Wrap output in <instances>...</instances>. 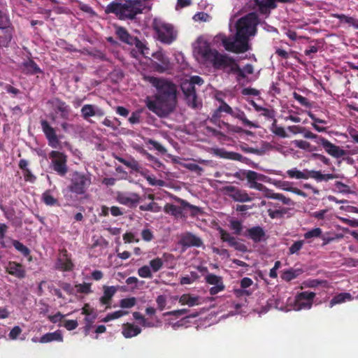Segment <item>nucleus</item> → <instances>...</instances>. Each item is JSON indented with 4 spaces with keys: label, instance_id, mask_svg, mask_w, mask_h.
Segmentation results:
<instances>
[{
    "label": "nucleus",
    "instance_id": "obj_1",
    "mask_svg": "<svg viewBox=\"0 0 358 358\" xmlns=\"http://www.w3.org/2000/svg\"><path fill=\"white\" fill-rule=\"evenodd\" d=\"M143 80L157 90L155 99H147V108L159 117H167L174 112L177 106V86L166 79L151 76H144Z\"/></svg>",
    "mask_w": 358,
    "mask_h": 358
},
{
    "label": "nucleus",
    "instance_id": "obj_2",
    "mask_svg": "<svg viewBox=\"0 0 358 358\" xmlns=\"http://www.w3.org/2000/svg\"><path fill=\"white\" fill-rule=\"evenodd\" d=\"M196 52L205 64H210L215 70L223 71L229 75H236L237 83H241L246 78V75L234 58L226 53H220L216 49H213L207 41L198 43Z\"/></svg>",
    "mask_w": 358,
    "mask_h": 358
},
{
    "label": "nucleus",
    "instance_id": "obj_3",
    "mask_svg": "<svg viewBox=\"0 0 358 358\" xmlns=\"http://www.w3.org/2000/svg\"><path fill=\"white\" fill-rule=\"evenodd\" d=\"M148 0H122L110 2L106 8V13H113L121 20H134L144 10H150Z\"/></svg>",
    "mask_w": 358,
    "mask_h": 358
},
{
    "label": "nucleus",
    "instance_id": "obj_4",
    "mask_svg": "<svg viewBox=\"0 0 358 358\" xmlns=\"http://www.w3.org/2000/svg\"><path fill=\"white\" fill-rule=\"evenodd\" d=\"M259 18L256 13H249L240 17L236 23V40L248 44L250 37L257 33Z\"/></svg>",
    "mask_w": 358,
    "mask_h": 358
},
{
    "label": "nucleus",
    "instance_id": "obj_5",
    "mask_svg": "<svg viewBox=\"0 0 358 358\" xmlns=\"http://www.w3.org/2000/svg\"><path fill=\"white\" fill-rule=\"evenodd\" d=\"M153 29L157 34V40L165 45H171L178 38V31L171 23L155 21Z\"/></svg>",
    "mask_w": 358,
    "mask_h": 358
},
{
    "label": "nucleus",
    "instance_id": "obj_6",
    "mask_svg": "<svg viewBox=\"0 0 358 358\" xmlns=\"http://www.w3.org/2000/svg\"><path fill=\"white\" fill-rule=\"evenodd\" d=\"M91 185V177L88 174L75 171L71 179L68 189L76 195H83L86 193Z\"/></svg>",
    "mask_w": 358,
    "mask_h": 358
},
{
    "label": "nucleus",
    "instance_id": "obj_7",
    "mask_svg": "<svg viewBox=\"0 0 358 358\" xmlns=\"http://www.w3.org/2000/svg\"><path fill=\"white\" fill-rule=\"evenodd\" d=\"M50 159V167L55 171L57 174L64 176L68 172L67 156L59 151L53 150L49 153Z\"/></svg>",
    "mask_w": 358,
    "mask_h": 358
},
{
    "label": "nucleus",
    "instance_id": "obj_8",
    "mask_svg": "<svg viewBox=\"0 0 358 358\" xmlns=\"http://www.w3.org/2000/svg\"><path fill=\"white\" fill-rule=\"evenodd\" d=\"M224 193L234 201L239 203L251 202L253 199L244 189H239L235 186H226L223 188Z\"/></svg>",
    "mask_w": 358,
    "mask_h": 358
},
{
    "label": "nucleus",
    "instance_id": "obj_9",
    "mask_svg": "<svg viewBox=\"0 0 358 358\" xmlns=\"http://www.w3.org/2000/svg\"><path fill=\"white\" fill-rule=\"evenodd\" d=\"M55 268L61 271L69 272L74 268V264L71 259V255L66 248L60 250Z\"/></svg>",
    "mask_w": 358,
    "mask_h": 358
},
{
    "label": "nucleus",
    "instance_id": "obj_10",
    "mask_svg": "<svg viewBox=\"0 0 358 358\" xmlns=\"http://www.w3.org/2000/svg\"><path fill=\"white\" fill-rule=\"evenodd\" d=\"M315 293L304 291L299 293L295 298V310L310 309L312 307Z\"/></svg>",
    "mask_w": 358,
    "mask_h": 358
},
{
    "label": "nucleus",
    "instance_id": "obj_11",
    "mask_svg": "<svg viewBox=\"0 0 358 358\" xmlns=\"http://www.w3.org/2000/svg\"><path fill=\"white\" fill-rule=\"evenodd\" d=\"M222 43L227 51L234 52L235 54H242L250 50V45L245 44L242 41H236V38L231 40L229 38L224 36L222 38Z\"/></svg>",
    "mask_w": 358,
    "mask_h": 358
},
{
    "label": "nucleus",
    "instance_id": "obj_12",
    "mask_svg": "<svg viewBox=\"0 0 358 358\" xmlns=\"http://www.w3.org/2000/svg\"><path fill=\"white\" fill-rule=\"evenodd\" d=\"M47 103L50 104L53 108V109H55L57 113H60V117L62 119L65 120H69L71 112V108L62 99L59 97H55L52 99H49Z\"/></svg>",
    "mask_w": 358,
    "mask_h": 358
},
{
    "label": "nucleus",
    "instance_id": "obj_13",
    "mask_svg": "<svg viewBox=\"0 0 358 358\" xmlns=\"http://www.w3.org/2000/svg\"><path fill=\"white\" fill-rule=\"evenodd\" d=\"M322 145L324 151L331 157L338 159L343 157L347 155V151L341 148L338 145H336L325 138L322 137L319 138V143Z\"/></svg>",
    "mask_w": 358,
    "mask_h": 358
},
{
    "label": "nucleus",
    "instance_id": "obj_14",
    "mask_svg": "<svg viewBox=\"0 0 358 358\" xmlns=\"http://www.w3.org/2000/svg\"><path fill=\"white\" fill-rule=\"evenodd\" d=\"M41 129L48 140V145L52 148H55L59 143V139L55 129L50 126L48 122L45 120L40 121Z\"/></svg>",
    "mask_w": 358,
    "mask_h": 358
},
{
    "label": "nucleus",
    "instance_id": "obj_15",
    "mask_svg": "<svg viewBox=\"0 0 358 358\" xmlns=\"http://www.w3.org/2000/svg\"><path fill=\"white\" fill-rule=\"evenodd\" d=\"M204 280L208 285H214L210 287V294L211 295H215L225 289L223 278L221 276L213 273H208L205 276Z\"/></svg>",
    "mask_w": 358,
    "mask_h": 358
},
{
    "label": "nucleus",
    "instance_id": "obj_16",
    "mask_svg": "<svg viewBox=\"0 0 358 358\" xmlns=\"http://www.w3.org/2000/svg\"><path fill=\"white\" fill-rule=\"evenodd\" d=\"M152 57L157 61L152 62L154 70L159 73H163L170 69L169 57L162 52H155Z\"/></svg>",
    "mask_w": 358,
    "mask_h": 358
},
{
    "label": "nucleus",
    "instance_id": "obj_17",
    "mask_svg": "<svg viewBox=\"0 0 358 358\" xmlns=\"http://www.w3.org/2000/svg\"><path fill=\"white\" fill-rule=\"evenodd\" d=\"M5 271L11 276H14L20 280L26 277L27 271L24 266L17 262L9 261L5 266Z\"/></svg>",
    "mask_w": 358,
    "mask_h": 358
},
{
    "label": "nucleus",
    "instance_id": "obj_18",
    "mask_svg": "<svg viewBox=\"0 0 358 358\" xmlns=\"http://www.w3.org/2000/svg\"><path fill=\"white\" fill-rule=\"evenodd\" d=\"M82 117L88 120L91 117H103L105 115L104 110L94 104H85L80 109Z\"/></svg>",
    "mask_w": 358,
    "mask_h": 358
},
{
    "label": "nucleus",
    "instance_id": "obj_19",
    "mask_svg": "<svg viewBox=\"0 0 358 358\" xmlns=\"http://www.w3.org/2000/svg\"><path fill=\"white\" fill-rule=\"evenodd\" d=\"M254 2L261 15H269L271 10L277 8L273 0H254Z\"/></svg>",
    "mask_w": 358,
    "mask_h": 358
},
{
    "label": "nucleus",
    "instance_id": "obj_20",
    "mask_svg": "<svg viewBox=\"0 0 358 358\" xmlns=\"http://www.w3.org/2000/svg\"><path fill=\"white\" fill-rule=\"evenodd\" d=\"M213 153L216 156H217L222 159L237 161V162H243V160L245 159L239 153L234 152H228L223 148L215 149L213 151Z\"/></svg>",
    "mask_w": 358,
    "mask_h": 358
},
{
    "label": "nucleus",
    "instance_id": "obj_21",
    "mask_svg": "<svg viewBox=\"0 0 358 358\" xmlns=\"http://www.w3.org/2000/svg\"><path fill=\"white\" fill-rule=\"evenodd\" d=\"M20 68L22 73L27 75H36L42 73L41 69L32 59H28L23 62L21 64Z\"/></svg>",
    "mask_w": 358,
    "mask_h": 358
},
{
    "label": "nucleus",
    "instance_id": "obj_22",
    "mask_svg": "<svg viewBox=\"0 0 358 358\" xmlns=\"http://www.w3.org/2000/svg\"><path fill=\"white\" fill-rule=\"evenodd\" d=\"M15 33V28L13 27H4L0 29V47L7 48L9 45L10 42L13 38V34Z\"/></svg>",
    "mask_w": 358,
    "mask_h": 358
},
{
    "label": "nucleus",
    "instance_id": "obj_23",
    "mask_svg": "<svg viewBox=\"0 0 358 358\" xmlns=\"http://www.w3.org/2000/svg\"><path fill=\"white\" fill-rule=\"evenodd\" d=\"M180 243L184 247H200L203 244L201 238L191 233L185 234L181 238Z\"/></svg>",
    "mask_w": 358,
    "mask_h": 358
},
{
    "label": "nucleus",
    "instance_id": "obj_24",
    "mask_svg": "<svg viewBox=\"0 0 358 358\" xmlns=\"http://www.w3.org/2000/svg\"><path fill=\"white\" fill-rule=\"evenodd\" d=\"M247 236L255 243H260L266 236L264 229L259 226L254 227L247 229Z\"/></svg>",
    "mask_w": 358,
    "mask_h": 358
},
{
    "label": "nucleus",
    "instance_id": "obj_25",
    "mask_svg": "<svg viewBox=\"0 0 358 358\" xmlns=\"http://www.w3.org/2000/svg\"><path fill=\"white\" fill-rule=\"evenodd\" d=\"M28 166L29 162L26 159H21L19 162V168L23 171L24 180L26 182L34 183L36 180V176L31 172Z\"/></svg>",
    "mask_w": 358,
    "mask_h": 358
},
{
    "label": "nucleus",
    "instance_id": "obj_26",
    "mask_svg": "<svg viewBox=\"0 0 358 358\" xmlns=\"http://www.w3.org/2000/svg\"><path fill=\"white\" fill-rule=\"evenodd\" d=\"M116 201L120 204L132 206L139 203L140 197L137 194H133L131 196H128L124 194H118L116 197Z\"/></svg>",
    "mask_w": 358,
    "mask_h": 358
},
{
    "label": "nucleus",
    "instance_id": "obj_27",
    "mask_svg": "<svg viewBox=\"0 0 358 358\" xmlns=\"http://www.w3.org/2000/svg\"><path fill=\"white\" fill-rule=\"evenodd\" d=\"M115 34L120 41L127 45L132 44L133 42H135V37L130 35L127 30L123 27H116Z\"/></svg>",
    "mask_w": 358,
    "mask_h": 358
},
{
    "label": "nucleus",
    "instance_id": "obj_28",
    "mask_svg": "<svg viewBox=\"0 0 358 358\" xmlns=\"http://www.w3.org/2000/svg\"><path fill=\"white\" fill-rule=\"evenodd\" d=\"M141 332V327L132 323H124L122 326V334L124 338H132L138 335Z\"/></svg>",
    "mask_w": 358,
    "mask_h": 358
},
{
    "label": "nucleus",
    "instance_id": "obj_29",
    "mask_svg": "<svg viewBox=\"0 0 358 358\" xmlns=\"http://www.w3.org/2000/svg\"><path fill=\"white\" fill-rule=\"evenodd\" d=\"M185 210L182 206H175V204L166 203L164 206V211L169 214L172 216H174L176 218L182 217L185 216L183 215V210Z\"/></svg>",
    "mask_w": 358,
    "mask_h": 358
},
{
    "label": "nucleus",
    "instance_id": "obj_30",
    "mask_svg": "<svg viewBox=\"0 0 358 358\" xmlns=\"http://www.w3.org/2000/svg\"><path fill=\"white\" fill-rule=\"evenodd\" d=\"M117 289L115 286L104 285L103 286V295L100 298V302L102 304L109 306L111 299L114 294L116 293Z\"/></svg>",
    "mask_w": 358,
    "mask_h": 358
},
{
    "label": "nucleus",
    "instance_id": "obj_31",
    "mask_svg": "<svg viewBox=\"0 0 358 358\" xmlns=\"http://www.w3.org/2000/svg\"><path fill=\"white\" fill-rule=\"evenodd\" d=\"M310 178L315 179L317 182L322 180L327 181L334 178H339L338 174L334 173H322L320 171L310 170Z\"/></svg>",
    "mask_w": 358,
    "mask_h": 358
},
{
    "label": "nucleus",
    "instance_id": "obj_32",
    "mask_svg": "<svg viewBox=\"0 0 358 358\" xmlns=\"http://www.w3.org/2000/svg\"><path fill=\"white\" fill-rule=\"evenodd\" d=\"M52 341H63V336L59 331L46 333L43 335L39 340V342L41 343H45Z\"/></svg>",
    "mask_w": 358,
    "mask_h": 358
},
{
    "label": "nucleus",
    "instance_id": "obj_33",
    "mask_svg": "<svg viewBox=\"0 0 358 358\" xmlns=\"http://www.w3.org/2000/svg\"><path fill=\"white\" fill-rule=\"evenodd\" d=\"M175 200L180 204L182 205L186 209H189L190 212V215L192 217H195L199 214H201L203 210L201 208L197 207V206H193V204H190L187 201L182 199L178 197H176Z\"/></svg>",
    "mask_w": 358,
    "mask_h": 358
},
{
    "label": "nucleus",
    "instance_id": "obj_34",
    "mask_svg": "<svg viewBox=\"0 0 358 358\" xmlns=\"http://www.w3.org/2000/svg\"><path fill=\"white\" fill-rule=\"evenodd\" d=\"M179 303L181 305H187L189 307H193L200 303L199 297L190 294H183L179 299Z\"/></svg>",
    "mask_w": 358,
    "mask_h": 358
},
{
    "label": "nucleus",
    "instance_id": "obj_35",
    "mask_svg": "<svg viewBox=\"0 0 358 358\" xmlns=\"http://www.w3.org/2000/svg\"><path fill=\"white\" fill-rule=\"evenodd\" d=\"M243 175L247 178L248 181L250 183V187H255L258 189H260L262 185L261 183H258L256 180L258 179L259 173L252 170H247L244 171Z\"/></svg>",
    "mask_w": 358,
    "mask_h": 358
},
{
    "label": "nucleus",
    "instance_id": "obj_36",
    "mask_svg": "<svg viewBox=\"0 0 358 358\" xmlns=\"http://www.w3.org/2000/svg\"><path fill=\"white\" fill-rule=\"evenodd\" d=\"M231 116L241 120L242 123L246 127L258 128V126L247 119L245 113L239 109H236L235 111L233 110Z\"/></svg>",
    "mask_w": 358,
    "mask_h": 358
},
{
    "label": "nucleus",
    "instance_id": "obj_37",
    "mask_svg": "<svg viewBox=\"0 0 358 358\" xmlns=\"http://www.w3.org/2000/svg\"><path fill=\"white\" fill-rule=\"evenodd\" d=\"M288 129H298L299 133L303 134V136L306 138L315 139L316 143H319V138H322V136L317 135L312 131L308 130L306 127H301L299 126H291L288 127Z\"/></svg>",
    "mask_w": 358,
    "mask_h": 358
},
{
    "label": "nucleus",
    "instance_id": "obj_38",
    "mask_svg": "<svg viewBox=\"0 0 358 358\" xmlns=\"http://www.w3.org/2000/svg\"><path fill=\"white\" fill-rule=\"evenodd\" d=\"M332 16L338 18L341 23H345L350 26L353 27L355 29H358V19L345 14H332Z\"/></svg>",
    "mask_w": 358,
    "mask_h": 358
},
{
    "label": "nucleus",
    "instance_id": "obj_39",
    "mask_svg": "<svg viewBox=\"0 0 358 358\" xmlns=\"http://www.w3.org/2000/svg\"><path fill=\"white\" fill-rule=\"evenodd\" d=\"M303 273L301 269H288L283 271L281 273L282 280L286 282H290L298 278Z\"/></svg>",
    "mask_w": 358,
    "mask_h": 358
},
{
    "label": "nucleus",
    "instance_id": "obj_40",
    "mask_svg": "<svg viewBox=\"0 0 358 358\" xmlns=\"http://www.w3.org/2000/svg\"><path fill=\"white\" fill-rule=\"evenodd\" d=\"M287 174L291 178L308 179L310 178V170H306V173H304L294 168L293 169H288Z\"/></svg>",
    "mask_w": 358,
    "mask_h": 358
},
{
    "label": "nucleus",
    "instance_id": "obj_41",
    "mask_svg": "<svg viewBox=\"0 0 358 358\" xmlns=\"http://www.w3.org/2000/svg\"><path fill=\"white\" fill-rule=\"evenodd\" d=\"M352 296L348 292H341L334 296L330 300V308L334 307L336 304L342 303L346 301L351 300Z\"/></svg>",
    "mask_w": 358,
    "mask_h": 358
},
{
    "label": "nucleus",
    "instance_id": "obj_42",
    "mask_svg": "<svg viewBox=\"0 0 358 358\" xmlns=\"http://www.w3.org/2000/svg\"><path fill=\"white\" fill-rule=\"evenodd\" d=\"M41 200L43 203L48 206H55V205H59L58 200L51 195V191L50 189L45 190L42 194Z\"/></svg>",
    "mask_w": 358,
    "mask_h": 358
},
{
    "label": "nucleus",
    "instance_id": "obj_43",
    "mask_svg": "<svg viewBox=\"0 0 358 358\" xmlns=\"http://www.w3.org/2000/svg\"><path fill=\"white\" fill-rule=\"evenodd\" d=\"M11 243H13V247L15 248V249L24 257H28L30 255L29 248L19 241L11 240Z\"/></svg>",
    "mask_w": 358,
    "mask_h": 358
},
{
    "label": "nucleus",
    "instance_id": "obj_44",
    "mask_svg": "<svg viewBox=\"0 0 358 358\" xmlns=\"http://www.w3.org/2000/svg\"><path fill=\"white\" fill-rule=\"evenodd\" d=\"M185 100L189 107L196 109L199 107L200 103L197 100L196 93L185 95Z\"/></svg>",
    "mask_w": 358,
    "mask_h": 358
},
{
    "label": "nucleus",
    "instance_id": "obj_45",
    "mask_svg": "<svg viewBox=\"0 0 358 358\" xmlns=\"http://www.w3.org/2000/svg\"><path fill=\"white\" fill-rule=\"evenodd\" d=\"M117 159L120 163L128 167L129 169H131V170H139L140 165L138 162L134 159L132 161H127L122 157H117Z\"/></svg>",
    "mask_w": 358,
    "mask_h": 358
},
{
    "label": "nucleus",
    "instance_id": "obj_46",
    "mask_svg": "<svg viewBox=\"0 0 358 358\" xmlns=\"http://www.w3.org/2000/svg\"><path fill=\"white\" fill-rule=\"evenodd\" d=\"M13 27L8 15L3 10H0V29Z\"/></svg>",
    "mask_w": 358,
    "mask_h": 358
},
{
    "label": "nucleus",
    "instance_id": "obj_47",
    "mask_svg": "<svg viewBox=\"0 0 358 358\" xmlns=\"http://www.w3.org/2000/svg\"><path fill=\"white\" fill-rule=\"evenodd\" d=\"M128 314L127 311L124 310H117L115 312H113L112 313L108 314L105 318H103V322H108V321H112L114 320H117L124 315H126Z\"/></svg>",
    "mask_w": 358,
    "mask_h": 358
},
{
    "label": "nucleus",
    "instance_id": "obj_48",
    "mask_svg": "<svg viewBox=\"0 0 358 358\" xmlns=\"http://www.w3.org/2000/svg\"><path fill=\"white\" fill-rule=\"evenodd\" d=\"M136 303V299L135 297H129L122 299L120 301V306L122 308H130L134 307Z\"/></svg>",
    "mask_w": 358,
    "mask_h": 358
},
{
    "label": "nucleus",
    "instance_id": "obj_49",
    "mask_svg": "<svg viewBox=\"0 0 358 358\" xmlns=\"http://www.w3.org/2000/svg\"><path fill=\"white\" fill-rule=\"evenodd\" d=\"M222 124L225 127V128L228 131H233L234 133L244 132L247 135H252V134H253L252 131H251L250 130H243V129H242L241 127L231 125L229 123L224 122L223 121H222Z\"/></svg>",
    "mask_w": 358,
    "mask_h": 358
},
{
    "label": "nucleus",
    "instance_id": "obj_50",
    "mask_svg": "<svg viewBox=\"0 0 358 358\" xmlns=\"http://www.w3.org/2000/svg\"><path fill=\"white\" fill-rule=\"evenodd\" d=\"M181 90L185 95L196 93V88L189 81L185 80L181 85Z\"/></svg>",
    "mask_w": 358,
    "mask_h": 358
},
{
    "label": "nucleus",
    "instance_id": "obj_51",
    "mask_svg": "<svg viewBox=\"0 0 358 358\" xmlns=\"http://www.w3.org/2000/svg\"><path fill=\"white\" fill-rule=\"evenodd\" d=\"M145 178L152 186L163 187L165 185V182L163 180L157 179L153 175H146Z\"/></svg>",
    "mask_w": 358,
    "mask_h": 358
},
{
    "label": "nucleus",
    "instance_id": "obj_52",
    "mask_svg": "<svg viewBox=\"0 0 358 358\" xmlns=\"http://www.w3.org/2000/svg\"><path fill=\"white\" fill-rule=\"evenodd\" d=\"M271 131L275 134L276 136H278L281 138L287 137V133L285 131V129L281 127H278L276 125V120H275L273 123L272 124V127L271 128Z\"/></svg>",
    "mask_w": 358,
    "mask_h": 358
},
{
    "label": "nucleus",
    "instance_id": "obj_53",
    "mask_svg": "<svg viewBox=\"0 0 358 358\" xmlns=\"http://www.w3.org/2000/svg\"><path fill=\"white\" fill-rule=\"evenodd\" d=\"M304 244V241H296L289 247V249H288V253L289 255L297 254L299 252V250L303 247Z\"/></svg>",
    "mask_w": 358,
    "mask_h": 358
},
{
    "label": "nucleus",
    "instance_id": "obj_54",
    "mask_svg": "<svg viewBox=\"0 0 358 358\" xmlns=\"http://www.w3.org/2000/svg\"><path fill=\"white\" fill-rule=\"evenodd\" d=\"M118 122V120L115 117L113 120L106 117L102 122V124L106 127L111 128L113 131H115L119 126V124H117Z\"/></svg>",
    "mask_w": 358,
    "mask_h": 358
},
{
    "label": "nucleus",
    "instance_id": "obj_55",
    "mask_svg": "<svg viewBox=\"0 0 358 358\" xmlns=\"http://www.w3.org/2000/svg\"><path fill=\"white\" fill-rule=\"evenodd\" d=\"M287 213V210L285 208H280V209H268V213L271 218L274 219L277 217H282L285 213Z\"/></svg>",
    "mask_w": 358,
    "mask_h": 358
},
{
    "label": "nucleus",
    "instance_id": "obj_56",
    "mask_svg": "<svg viewBox=\"0 0 358 358\" xmlns=\"http://www.w3.org/2000/svg\"><path fill=\"white\" fill-rule=\"evenodd\" d=\"M227 243H228L230 247H234L238 251L243 252L246 250V247L243 245V243H238L234 236H231V238Z\"/></svg>",
    "mask_w": 358,
    "mask_h": 358
},
{
    "label": "nucleus",
    "instance_id": "obj_57",
    "mask_svg": "<svg viewBox=\"0 0 358 358\" xmlns=\"http://www.w3.org/2000/svg\"><path fill=\"white\" fill-rule=\"evenodd\" d=\"M77 292L82 294H89L92 292L91 284L90 282H83V284H77L76 285Z\"/></svg>",
    "mask_w": 358,
    "mask_h": 358
},
{
    "label": "nucleus",
    "instance_id": "obj_58",
    "mask_svg": "<svg viewBox=\"0 0 358 358\" xmlns=\"http://www.w3.org/2000/svg\"><path fill=\"white\" fill-rule=\"evenodd\" d=\"M322 235V229L320 228H314L304 234L306 239H310L312 238H318Z\"/></svg>",
    "mask_w": 358,
    "mask_h": 358
},
{
    "label": "nucleus",
    "instance_id": "obj_59",
    "mask_svg": "<svg viewBox=\"0 0 358 358\" xmlns=\"http://www.w3.org/2000/svg\"><path fill=\"white\" fill-rule=\"evenodd\" d=\"M0 208L8 220H13V218L15 217V209L13 208H7L3 207V206H0Z\"/></svg>",
    "mask_w": 358,
    "mask_h": 358
},
{
    "label": "nucleus",
    "instance_id": "obj_60",
    "mask_svg": "<svg viewBox=\"0 0 358 358\" xmlns=\"http://www.w3.org/2000/svg\"><path fill=\"white\" fill-rule=\"evenodd\" d=\"M138 274L143 278H151L152 277L150 268L148 266H143L138 271Z\"/></svg>",
    "mask_w": 358,
    "mask_h": 358
},
{
    "label": "nucleus",
    "instance_id": "obj_61",
    "mask_svg": "<svg viewBox=\"0 0 358 358\" xmlns=\"http://www.w3.org/2000/svg\"><path fill=\"white\" fill-rule=\"evenodd\" d=\"M335 187L340 193L350 194L352 192L350 187L341 181H336L335 182Z\"/></svg>",
    "mask_w": 358,
    "mask_h": 358
},
{
    "label": "nucleus",
    "instance_id": "obj_62",
    "mask_svg": "<svg viewBox=\"0 0 358 358\" xmlns=\"http://www.w3.org/2000/svg\"><path fill=\"white\" fill-rule=\"evenodd\" d=\"M230 227L232 230L234 231V234L236 235H240L243 229L241 222L236 220H232L230 221Z\"/></svg>",
    "mask_w": 358,
    "mask_h": 358
},
{
    "label": "nucleus",
    "instance_id": "obj_63",
    "mask_svg": "<svg viewBox=\"0 0 358 358\" xmlns=\"http://www.w3.org/2000/svg\"><path fill=\"white\" fill-rule=\"evenodd\" d=\"M150 265L154 272H157L162 267V260L159 258H155L150 262Z\"/></svg>",
    "mask_w": 358,
    "mask_h": 358
},
{
    "label": "nucleus",
    "instance_id": "obj_64",
    "mask_svg": "<svg viewBox=\"0 0 358 358\" xmlns=\"http://www.w3.org/2000/svg\"><path fill=\"white\" fill-rule=\"evenodd\" d=\"M148 143L152 145L155 150H157L162 154H165L166 152V148L163 145H162L159 142L153 139L149 138L148 140Z\"/></svg>",
    "mask_w": 358,
    "mask_h": 358
}]
</instances>
